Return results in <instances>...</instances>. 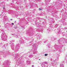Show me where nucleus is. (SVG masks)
Returning <instances> with one entry per match:
<instances>
[{
	"label": "nucleus",
	"mask_w": 67,
	"mask_h": 67,
	"mask_svg": "<svg viewBox=\"0 0 67 67\" xmlns=\"http://www.w3.org/2000/svg\"><path fill=\"white\" fill-rule=\"evenodd\" d=\"M1 37L3 41H5L7 40V36L6 35V34H5V32H3L2 33V34L1 35Z\"/></svg>",
	"instance_id": "f257e3e1"
},
{
	"label": "nucleus",
	"mask_w": 67,
	"mask_h": 67,
	"mask_svg": "<svg viewBox=\"0 0 67 67\" xmlns=\"http://www.w3.org/2000/svg\"><path fill=\"white\" fill-rule=\"evenodd\" d=\"M47 62H43L42 63V67H48V64Z\"/></svg>",
	"instance_id": "f03ea898"
},
{
	"label": "nucleus",
	"mask_w": 67,
	"mask_h": 67,
	"mask_svg": "<svg viewBox=\"0 0 67 67\" xmlns=\"http://www.w3.org/2000/svg\"><path fill=\"white\" fill-rule=\"evenodd\" d=\"M20 47V44H17L16 48V49H19V47Z\"/></svg>",
	"instance_id": "7ed1b4c3"
},
{
	"label": "nucleus",
	"mask_w": 67,
	"mask_h": 67,
	"mask_svg": "<svg viewBox=\"0 0 67 67\" xmlns=\"http://www.w3.org/2000/svg\"><path fill=\"white\" fill-rule=\"evenodd\" d=\"M63 18H65V19H66V18H67V14H64L63 15Z\"/></svg>",
	"instance_id": "20e7f679"
},
{
	"label": "nucleus",
	"mask_w": 67,
	"mask_h": 67,
	"mask_svg": "<svg viewBox=\"0 0 67 67\" xmlns=\"http://www.w3.org/2000/svg\"><path fill=\"white\" fill-rule=\"evenodd\" d=\"M14 43H13L11 45V48L13 49H14Z\"/></svg>",
	"instance_id": "39448f33"
},
{
	"label": "nucleus",
	"mask_w": 67,
	"mask_h": 67,
	"mask_svg": "<svg viewBox=\"0 0 67 67\" xmlns=\"http://www.w3.org/2000/svg\"><path fill=\"white\" fill-rule=\"evenodd\" d=\"M8 18H7V16H5L4 17V21H3V22H5V19H7Z\"/></svg>",
	"instance_id": "423d86ee"
},
{
	"label": "nucleus",
	"mask_w": 67,
	"mask_h": 67,
	"mask_svg": "<svg viewBox=\"0 0 67 67\" xmlns=\"http://www.w3.org/2000/svg\"><path fill=\"white\" fill-rule=\"evenodd\" d=\"M9 23H7L4 26L5 27H7V26H8V25H9Z\"/></svg>",
	"instance_id": "0eeeda50"
},
{
	"label": "nucleus",
	"mask_w": 67,
	"mask_h": 67,
	"mask_svg": "<svg viewBox=\"0 0 67 67\" xmlns=\"http://www.w3.org/2000/svg\"><path fill=\"white\" fill-rule=\"evenodd\" d=\"M33 46H34V47H35L36 48V47L37 46L36 45V44H35L33 45Z\"/></svg>",
	"instance_id": "6e6552de"
},
{
	"label": "nucleus",
	"mask_w": 67,
	"mask_h": 67,
	"mask_svg": "<svg viewBox=\"0 0 67 67\" xmlns=\"http://www.w3.org/2000/svg\"><path fill=\"white\" fill-rule=\"evenodd\" d=\"M60 67H64V65L62 64H60Z\"/></svg>",
	"instance_id": "1a4fd4ad"
},
{
	"label": "nucleus",
	"mask_w": 67,
	"mask_h": 67,
	"mask_svg": "<svg viewBox=\"0 0 67 67\" xmlns=\"http://www.w3.org/2000/svg\"><path fill=\"white\" fill-rule=\"evenodd\" d=\"M9 41L10 42H15V40H12L11 41Z\"/></svg>",
	"instance_id": "9d476101"
},
{
	"label": "nucleus",
	"mask_w": 67,
	"mask_h": 67,
	"mask_svg": "<svg viewBox=\"0 0 67 67\" xmlns=\"http://www.w3.org/2000/svg\"><path fill=\"white\" fill-rule=\"evenodd\" d=\"M36 53H37V52L36 51H34V52H33L34 54H36Z\"/></svg>",
	"instance_id": "9b49d317"
},
{
	"label": "nucleus",
	"mask_w": 67,
	"mask_h": 67,
	"mask_svg": "<svg viewBox=\"0 0 67 67\" xmlns=\"http://www.w3.org/2000/svg\"><path fill=\"white\" fill-rule=\"evenodd\" d=\"M27 62V64H30V61Z\"/></svg>",
	"instance_id": "f8f14e48"
},
{
	"label": "nucleus",
	"mask_w": 67,
	"mask_h": 67,
	"mask_svg": "<svg viewBox=\"0 0 67 67\" xmlns=\"http://www.w3.org/2000/svg\"><path fill=\"white\" fill-rule=\"evenodd\" d=\"M32 55H29V57L30 58H32Z\"/></svg>",
	"instance_id": "ddd939ff"
},
{
	"label": "nucleus",
	"mask_w": 67,
	"mask_h": 67,
	"mask_svg": "<svg viewBox=\"0 0 67 67\" xmlns=\"http://www.w3.org/2000/svg\"><path fill=\"white\" fill-rule=\"evenodd\" d=\"M45 56H47V54H45Z\"/></svg>",
	"instance_id": "4468645a"
},
{
	"label": "nucleus",
	"mask_w": 67,
	"mask_h": 67,
	"mask_svg": "<svg viewBox=\"0 0 67 67\" xmlns=\"http://www.w3.org/2000/svg\"><path fill=\"white\" fill-rule=\"evenodd\" d=\"M67 27H65L64 28V30H67Z\"/></svg>",
	"instance_id": "2eb2a0df"
},
{
	"label": "nucleus",
	"mask_w": 67,
	"mask_h": 67,
	"mask_svg": "<svg viewBox=\"0 0 67 67\" xmlns=\"http://www.w3.org/2000/svg\"><path fill=\"white\" fill-rule=\"evenodd\" d=\"M41 37H38V39H40V38Z\"/></svg>",
	"instance_id": "dca6fc26"
},
{
	"label": "nucleus",
	"mask_w": 67,
	"mask_h": 67,
	"mask_svg": "<svg viewBox=\"0 0 67 67\" xmlns=\"http://www.w3.org/2000/svg\"><path fill=\"white\" fill-rule=\"evenodd\" d=\"M2 14L4 13V12L3 11H2Z\"/></svg>",
	"instance_id": "f3484780"
},
{
	"label": "nucleus",
	"mask_w": 67,
	"mask_h": 67,
	"mask_svg": "<svg viewBox=\"0 0 67 67\" xmlns=\"http://www.w3.org/2000/svg\"><path fill=\"white\" fill-rule=\"evenodd\" d=\"M60 34L62 33V32H60V31H59V32H58Z\"/></svg>",
	"instance_id": "a211bd4d"
},
{
	"label": "nucleus",
	"mask_w": 67,
	"mask_h": 67,
	"mask_svg": "<svg viewBox=\"0 0 67 67\" xmlns=\"http://www.w3.org/2000/svg\"><path fill=\"white\" fill-rule=\"evenodd\" d=\"M4 8V7L3 6V9H5Z\"/></svg>",
	"instance_id": "6ab92c4d"
},
{
	"label": "nucleus",
	"mask_w": 67,
	"mask_h": 67,
	"mask_svg": "<svg viewBox=\"0 0 67 67\" xmlns=\"http://www.w3.org/2000/svg\"><path fill=\"white\" fill-rule=\"evenodd\" d=\"M56 46H57V45H55L54 46L55 47H56Z\"/></svg>",
	"instance_id": "aec40b11"
},
{
	"label": "nucleus",
	"mask_w": 67,
	"mask_h": 67,
	"mask_svg": "<svg viewBox=\"0 0 67 67\" xmlns=\"http://www.w3.org/2000/svg\"><path fill=\"white\" fill-rule=\"evenodd\" d=\"M39 10H42V9L41 8H39Z\"/></svg>",
	"instance_id": "412c9836"
},
{
	"label": "nucleus",
	"mask_w": 67,
	"mask_h": 67,
	"mask_svg": "<svg viewBox=\"0 0 67 67\" xmlns=\"http://www.w3.org/2000/svg\"><path fill=\"white\" fill-rule=\"evenodd\" d=\"M57 25H55V26H57Z\"/></svg>",
	"instance_id": "4be33fe9"
},
{
	"label": "nucleus",
	"mask_w": 67,
	"mask_h": 67,
	"mask_svg": "<svg viewBox=\"0 0 67 67\" xmlns=\"http://www.w3.org/2000/svg\"><path fill=\"white\" fill-rule=\"evenodd\" d=\"M8 66H10V64H9L8 65Z\"/></svg>",
	"instance_id": "5701e85b"
},
{
	"label": "nucleus",
	"mask_w": 67,
	"mask_h": 67,
	"mask_svg": "<svg viewBox=\"0 0 67 67\" xmlns=\"http://www.w3.org/2000/svg\"><path fill=\"white\" fill-rule=\"evenodd\" d=\"M12 24H13H13H14L13 23H12Z\"/></svg>",
	"instance_id": "b1692460"
},
{
	"label": "nucleus",
	"mask_w": 67,
	"mask_h": 67,
	"mask_svg": "<svg viewBox=\"0 0 67 67\" xmlns=\"http://www.w3.org/2000/svg\"><path fill=\"white\" fill-rule=\"evenodd\" d=\"M32 67H34V65H32Z\"/></svg>",
	"instance_id": "393cba45"
},
{
	"label": "nucleus",
	"mask_w": 67,
	"mask_h": 67,
	"mask_svg": "<svg viewBox=\"0 0 67 67\" xmlns=\"http://www.w3.org/2000/svg\"><path fill=\"white\" fill-rule=\"evenodd\" d=\"M16 21H15L14 22L15 23H16Z\"/></svg>",
	"instance_id": "a878e982"
},
{
	"label": "nucleus",
	"mask_w": 67,
	"mask_h": 67,
	"mask_svg": "<svg viewBox=\"0 0 67 67\" xmlns=\"http://www.w3.org/2000/svg\"><path fill=\"white\" fill-rule=\"evenodd\" d=\"M1 27V26L0 25V27Z\"/></svg>",
	"instance_id": "bb28decb"
},
{
	"label": "nucleus",
	"mask_w": 67,
	"mask_h": 67,
	"mask_svg": "<svg viewBox=\"0 0 67 67\" xmlns=\"http://www.w3.org/2000/svg\"><path fill=\"white\" fill-rule=\"evenodd\" d=\"M11 20H12V19H11Z\"/></svg>",
	"instance_id": "cd10ccee"
},
{
	"label": "nucleus",
	"mask_w": 67,
	"mask_h": 67,
	"mask_svg": "<svg viewBox=\"0 0 67 67\" xmlns=\"http://www.w3.org/2000/svg\"><path fill=\"white\" fill-rule=\"evenodd\" d=\"M12 35H14V34H12Z\"/></svg>",
	"instance_id": "c85d7f7f"
},
{
	"label": "nucleus",
	"mask_w": 67,
	"mask_h": 67,
	"mask_svg": "<svg viewBox=\"0 0 67 67\" xmlns=\"http://www.w3.org/2000/svg\"><path fill=\"white\" fill-rule=\"evenodd\" d=\"M39 60H40V59H39Z\"/></svg>",
	"instance_id": "c756f323"
},
{
	"label": "nucleus",
	"mask_w": 67,
	"mask_h": 67,
	"mask_svg": "<svg viewBox=\"0 0 67 67\" xmlns=\"http://www.w3.org/2000/svg\"><path fill=\"white\" fill-rule=\"evenodd\" d=\"M66 32H67V31H66Z\"/></svg>",
	"instance_id": "7c9ffc66"
}]
</instances>
